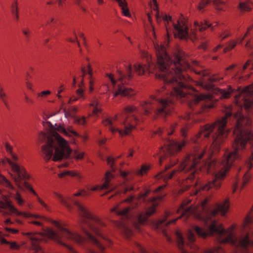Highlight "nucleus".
Returning a JSON list of instances; mask_svg holds the SVG:
<instances>
[{"mask_svg": "<svg viewBox=\"0 0 253 253\" xmlns=\"http://www.w3.org/2000/svg\"><path fill=\"white\" fill-rule=\"evenodd\" d=\"M165 187V186H159L157 189H156V192H158L160 191H161L162 189H163L164 187Z\"/></svg>", "mask_w": 253, "mask_h": 253, "instance_id": "nucleus-53", "label": "nucleus"}, {"mask_svg": "<svg viewBox=\"0 0 253 253\" xmlns=\"http://www.w3.org/2000/svg\"><path fill=\"white\" fill-rule=\"evenodd\" d=\"M26 235L30 240L32 250L35 251V252H39L41 250L39 243L42 240V235L41 233H36L33 234L30 232L27 233Z\"/></svg>", "mask_w": 253, "mask_h": 253, "instance_id": "nucleus-10", "label": "nucleus"}, {"mask_svg": "<svg viewBox=\"0 0 253 253\" xmlns=\"http://www.w3.org/2000/svg\"><path fill=\"white\" fill-rule=\"evenodd\" d=\"M97 1L99 4H102L103 3V0H97Z\"/></svg>", "mask_w": 253, "mask_h": 253, "instance_id": "nucleus-64", "label": "nucleus"}, {"mask_svg": "<svg viewBox=\"0 0 253 253\" xmlns=\"http://www.w3.org/2000/svg\"><path fill=\"white\" fill-rule=\"evenodd\" d=\"M22 32L23 33V34L26 36V37L27 38H28L29 37V32L28 30H26V29H23L22 30Z\"/></svg>", "mask_w": 253, "mask_h": 253, "instance_id": "nucleus-42", "label": "nucleus"}, {"mask_svg": "<svg viewBox=\"0 0 253 253\" xmlns=\"http://www.w3.org/2000/svg\"><path fill=\"white\" fill-rule=\"evenodd\" d=\"M89 107L92 108V112L91 114H88V117L93 116L97 118L99 115L102 113V109L101 108L100 103L96 99L93 100L90 104Z\"/></svg>", "mask_w": 253, "mask_h": 253, "instance_id": "nucleus-13", "label": "nucleus"}, {"mask_svg": "<svg viewBox=\"0 0 253 253\" xmlns=\"http://www.w3.org/2000/svg\"><path fill=\"white\" fill-rule=\"evenodd\" d=\"M152 2L153 3H152V2H149L150 6L152 9L156 11V13L155 14L157 22H160L161 20V17L159 15L158 10L159 7L157 0H152Z\"/></svg>", "mask_w": 253, "mask_h": 253, "instance_id": "nucleus-17", "label": "nucleus"}, {"mask_svg": "<svg viewBox=\"0 0 253 253\" xmlns=\"http://www.w3.org/2000/svg\"><path fill=\"white\" fill-rule=\"evenodd\" d=\"M151 28H152V34L154 35V36H155V33L154 27L152 26Z\"/></svg>", "mask_w": 253, "mask_h": 253, "instance_id": "nucleus-63", "label": "nucleus"}, {"mask_svg": "<svg viewBox=\"0 0 253 253\" xmlns=\"http://www.w3.org/2000/svg\"><path fill=\"white\" fill-rule=\"evenodd\" d=\"M195 72L196 74L201 76L203 78L208 76L207 79L203 78L197 83L198 86L204 88L205 89L209 90L211 88V83L222 79V77H217L214 75L212 77L209 76V72L204 70L199 71H195Z\"/></svg>", "mask_w": 253, "mask_h": 253, "instance_id": "nucleus-9", "label": "nucleus"}, {"mask_svg": "<svg viewBox=\"0 0 253 253\" xmlns=\"http://www.w3.org/2000/svg\"><path fill=\"white\" fill-rule=\"evenodd\" d=\"M76 3L81 8L84 10L85 11V9H84L83 7L81 6V0H76Z\"/></svg>", "mask_w": 253, "mask_h": 253, "instance_id": "nucleus-48", "label": "nucleus"}, {"mask_svg": "<svg viewBox=\"0 0 253 253\" xmlns=\"http://www.w3.org/2000/svg\"><path fill=\"white\" fill-rule=\"evenodd\" d=\"M120 173L123 178L126 177L128 175V173L127 172L123 171H120Z\"/></svg>", "mask_w": 253, "mask_h": 253, "instance_id": "nucleus-43", "label": "nucleus"}, {"mask_svg": "<svg viewBox=\"0 0 253 253\" xmlns=\"http://www.w3.org/2000/svg\"><path fill=\"white\" fill-rule=\"evenodd\" d=\"M31 207L32 206L29 204H27L26 205V208L25 209V211H27L29 209H31Z\"/></svg>", "mask_w": 253, "mask_h": 253, "instance_id": "nucleus-54", "label": "nucleus"}, {"mask_svg": "<svg viewBox=\"0 0 253 253\" xmlns=\"http://www.w3.org/2000/svg\"><path fill=\"white\" fill-rule=\"evenodd\" d=\"M133 152H134L133 151L130 150V153L128 154V155L127 156V157H132L133 156Z\"/></svg>", "mask_w": 253, "mask_h": 253, "instance_id": "nucleus-58", "label": "nucleus"}, {"mask_svg": "<svg viewBox=\"0 0 253 253\" xmlns=\"http://www.w3.org/2000/svg\"><path fill=\"white\" fill-rule=\"evenodd\" d=\"M237 44V42L235 41H231L229 43L228 46L224 48V52H227L229 50L233 49Z\"/></svg>", "mask_w": 253, "mask_h": 253, "instance_id": "nucleus-26", "label": "nucleus"}, {"mask_svg": "<svg viewBox=\"0 0 253 253\" xmlns=\"http://www.w3.org/2000/svg\"><path fill=\"white\" fill-rule=\"evenodd\" d=\"M30 222L31 223H33V224H34L35 225H37L38 226H41L42 225V223L40 221H35V220H32L31 221H30Z\"/></svg>", "mask_w": 253, "mask_h": 253, "instance_id": "nucleus-45", "label": "nucleus"}, {"mask_svg": "<svg viewBox=\"0 0 253 253\" xmlns=\"http://www.w3.org/2000/svg\"><path fill=\"white\" fill-rule=\"evenodd\" d=\"M12 158L14 161H17L18 160V157L13 154H12Z\"/></svg>", "mask_w": 253, "mask_h": 253, "instance_id": "nucleus-50", "label": "nucleus"}, {"mask_svg": "<svg viewBox=\"0 0 253 253\" xmlns=\"http://www.w3.org/2000/svg\"><path fill=\"white\" fill-rule=\"evenodd\" d=\"M66 175H70L71 176L77 177L78 178H80L81 177L80 174L77 173V172L69 170L64 171L63 172H61L58 174V176L60 178L63 177Z\"/></svg>", "mask_w": 253, "mask_h": 253, "instance_id": "nucleus-20", "label": "nucleus"}, {"mask_svg": "<svg viewBox=\"0 0 253 253\" xmlns=\"http://www.w3.org/2000/svg\"><path fill=\"white\" fill-rule=\"evenodd\" d=\"M6 96V94L3 92V89L2 88L0 89V98L3 101L4 105L7 107L8 104L6 100L5 99V97Z\"/></svg>", "mask_w": 253, "mask_h": 253, "instance_id": "nucleus-28", "label": "nucleus"}, {"mask_svg": "<svg viewBox=\"0 0 253 253\" xmlns=\"http://www.w3.org/2000/svg\"><path fill=\"white\" fill-rule=\"evenodd\" d=\"M11 11L15 9L18 10V0H14L11 5Z\"/></svg>", "mask_w": 253, "mask_h": 253, "instance_id": "nucleus-34", "label": "nucleus"}, {"mask_svg": "<svg viewBox=\"0 0 253 253\" xmlns=\"http://www.w3.org/2000/svg\"><path fill=\"white\" fill-rule=\"evenodd\" d=\"M200 48H202V49H206V48H207V44L206 43H202L200 46Z\"/></svg>", "mask_w": 253, "mask_h": 253, "instance_id": "nucleus-49", "label": "nucleus"}, {"mask_svg": "<svg viewBox=\"0 0 253 253\" xmlns=\"http://www.w3.org/2000/svg\"><path fill=\"white\" fill-rule=\"evenodd\" d=\"M154 46L157 57L156 64L152 61L148 53L144 52L147 65L136 63L133 69L131 65H126L125 72L118 71L117 81L111 74L107 75L115 91V97L120 95L129 97L136 94L134 90L125 85L132 79L134 72L139 75L147 71L155 73L156 77L163 80L165 84L161 90L152 95L148 101L140 103L142 112H139L136 107L127 106L112 119L103 120V125L112 133L118 132L121 136L128 134L144 120L143 116L152 115L154 119L166 117L173 109L174 99L186 102L191 109V112L184 116V120H202L198 116L207 110V95L199 93L189 84L191 79L186 77L185 71L190 68V65L185 59L184 53L177 49L172 59L164 45L154 42Z\"/></svg>", "mask_w": 253, "mask_h": 253, "instance_id": "nucleus-1", "label": "nucleus"}, {"mask_svg": "<svg viewBox=\"0 0 253 253\" xmlns=\"http://www.w3.org/2000/svg\"><path fill=\"white\" fill-rule=\"evenodd\" d=\"M133 190V187L132 186L130 185H126L123 187L122 190H119V191L125 194L127 191H130Z\"/></svg>", "mask_w": 253, "mask_h": 253, "instance_id": "nucleus-27", "label": "nucleus"}, {"mask_svg": "<svg viewBox=\"0 0 253 253\" xmlns=\"http://www.w3.org/2000/svg\"><path fill=\"white\" fill-rule=\"evenodd\" d=\"M147 17H148V20H149V22H150V23H151V22H152V18H151V16H150V14H149V13H148V14H147Z\"/></svg>", "mask_w": 253, "mask_h": 253, "instance_id": "nucleus-59", "label": "nucleus"}, {"mask_svg": "<svg viewBox=\"0 0 253 253\" xmlns=\"http://www.w3.org/2000/svg\"><path fill=\"white\" fill-rule=\"evenodd\" d=\"M164 146L162 147L159 154V160L160 164L166 157L172 155L175 152L180 151L182 148L185 145L186 141L185 140L176 141L166 138L164 140Z\"/></svg>", "mask_w": 253, "mask_h": 253, "instance_id": "nucleus-6", "label": "nucleus"}, {"mask_svg": "<svg viewBox=\"0 0 253 253\" xmlns=\"http://www.w3.org/2000/svg\"><path fill=\"white\" fill-rule=\"evenodd\" d=\"M4 229L5 231L12 234H16L18 232V230L13 228H10L7 227H5Z\"/></svg>", "mask_w": 253, "mask_h": 253, "instance_id": "nucleus-33", "label": "nucleus"}, {"mask_svg": "<svg viewBox=\"0 0 253 253\" xmlns=\"http://www.w3.org/2000/svg\"><path fill=\"white\" fill-rule=\"evenodd\" d=\"M210 2L211 1L209 0H201L198 6V10L200 11H203L204 7L207 6Z\"/></svg>", "mask_w": 253, "mask_h": 253, "instance_id": "nucleus-24", "label": "nucleus"}, {"mask_svg": "<svg viewBox=\"0 0 253 253\" xmlns=\"http://www.w3.org/2000/svg\"><path fill=\"white\" fill-rule=\"evenodd\" d=\"M150 193L149 190H146L144 193H141L137 198H134L133 196H130L125 200V202L130 203V205L125 208H122L120 205H117L113 208L112 212H115L124 220L121 223L123 231L128 238L132 234V230L131 226H132L137 230H139V226L144 224L147 218L155 212L156 207L164 197L163 195H157L149 199L148 202L150 206L147 211L144 212H134L132 211L138 206L139 203H146V198Z\"/></svg>", "mask_w": 253, "mask_h": 253, "instance_id": "nucleus-3", "label": "nucleus"}, {"mask_svg": "<svg viewBox=\"0 0 253 253\" xmlns=\"http://www.w3.org/2000/svg\"><path fill=\"white\" fill-rule=\"evenodd\" d=\"M177 126L176 123H174L173 124H171L169 126V128H159L158 130L154 132V134H160L162 135L163 134H166L167 135H170L171 134L174 129L175 127Z\"/></svg>", "mask_w": 253, "mask_h": 253, "instance_id": "nucleus-16", "label": "nucleus"}, {"mask_svg": "<svg viewBox=\"0 0 253 253\" xmlns=\"http://www.w3.org/2000/svg\"><path fill=\"white\" fill-rule=\"evenodd\" d=\"M174 29V35L176 37L183 40L190 39L193 42L197 39V32H203L208 27H211L213 30L212 25L207 20L199 23L197 21L194 22V28L189 31L186 23L183 20H178L177 24L172 23Z\"/></svg>", "mask_w": 253, "mask_h": 253, "instance_id": "nucleus-5", "label": "nucleus"}, {"mask_svg": "<svg viewBox=\"0 0 253 253\" xmlns=\"http://www.w3.org/2000/svg\"><path fill=\"white\" fill-rule=\"evenodd\" d=\"M119 4L122 8L123 14L126 16H129V12L128 9L126 8L127 3L125 0H120Z\"/></svg>", "mask_w": 253, "mask_h": 253, "instance_id": "nucleus-19", "label": "nucleus"}, {"mask_svg": "<svg viewBox=\"0 0 253 253\" xmlns=\"http://www.w3.org/2000/svg\"><path fill=\"white\" fill-rule=\"evenodd\" d=\"M12 198L17 202L19 206H23L25 202L24 200L17 191L15 194L12 195Z\"/></svg>", "mask_w": 253, "mask_h": 253, "instance_id": "nucleus-22", "label": "nucleus"}, {"mask_svg": "<svg viewBox=\"0 0 253 253\" xmlns=\"http://www.w3.org/2000/svg\"><path fill=\"white\" fill-rule=\"evenodd\" d=\"M80 37L82 38L83 39V40L84 41H85V38L84 36V34L83 33H81L80 34Z\"/></svg>", "mask_w": 253, "mask_h": 253, "instance_id": "nucleus-61", "label": "nucleus"}, {"mask_svg": "<svg viewBox=\"0 0 253 253\" xmlns=\"http://www.w3.org/2000/svg\"><path fill=\"white\" fill-rule=\"evenodd\" d=\"M222 47V45L220 44H219L217 46H216L214 49V51H216L218 48H220Z\"/></svg>", "mask_w": 253, "mask_h": 253, "instance_id": "nucleus-60", "label": "nucleus"}, {"mask_svg": "<svg viewBox=\"0 0 253 253\" xmlns=\"http://www.w3.org/2000/svg\"><path fill=\"white\" fill-rule=\"evenodd\" d=\"M248 36L251 37V39L248 40L246 44V46L247 48H251L253 47V26H250L248 28L247 31L245 34L244 37L239 38L238 40L240 42H242L244 38Z\"/></svg>", "mask_w": 253, "mask_h": 253, "instance_id": "nucleus-15", "label": "nucleus"}, {"mask_svg": "<svg viewBox=\"0 0 253 253\" xmlns=\"http://www.w3.org/2000/svg\"><path fill=\"white\" fill-rule=\"evenodd\" d=\"M70 112L72 114L75 115V114L78 112V108L75 106H72L70 109Z\"/></svg>", "mask_w": 253, "mask_h": 253, "instance_id": "nucleus-39", "label": "nucleus"}, {"mask_svg": "<svg viewBox=\"0 0 253 253\" xmlns=\"http://www.w3.org/2000/svg\"><path fill=\"white\" fill-rule=\"evenodd\" d=\"M1 243L2 244H6V245H9L10 244V242H9V241H7L6 240H5V239H1Z\"/></svg>", "mask_w": 253, "mask_h": 253, "instance_id": "nucleus-46", "label": "nucleus"}, {"mask_svg": "<svg viewBox=\"0 0 253 253\" xmlns=\"http://www.w3.org/2000/svg\"><path fill=\"white\" fill-rule=\"evenodd\" d=\"M10 246V248L12 249H16V250H18L20 246L19 245H18L16 242H12V243H10V244H9Z\"/></svg>", "mask_w": 253, "mask_h": 253, "instance_id": "nucleus-35", "label": "nucleus"}, {"mask_svg": "<svg viewBox=\"0 0 253 253\" xmlns=\"http://www.w3.org/2000/svg\"><path fill=\"white\" fill-rule=\"evenodd\" d=\"M27 87L30 90H33L32 87V84L30 83H27Z\"/></svg>", "mask_w": 253, "mask_h": 253, "instance_id": "nucleus-51", "label": "nucleus"}, {"mask_svg": "<svg viewBox=\"0 0 253 253\" xmlns=\"http://www.w3.org/2000/svg\"><path fill=\"white\" fill-rule=\"evenodd\" d=\"M105 139H101L99 140V144L100 145H103L105 143Z\"/></svg>", "mask_w": 253, "mask_h": 253, "instance_id": "nucleus-56", "label": "nucleus"}, {"mask_svg": "<svg viewBox=\"0 0 253 253\" xmlns=\"http://www.w3.org/2000/svg\"><path fill=\"white\" fill-rule=\"evenodd\" d=\"M25 100L27 102H30L31 103H33V100L32 99H30L27 95L25 96Z\"/></svg>", "mask_w": 253, "mask_h": 253, "instance_id": "nucleus-52", "label": "nucleus"}, {"mask_svg": "<svg viewBox=\"0 0 253 253\" xmlns=\"http://www.w3.org/2000/svg\"><path fill=\"white\" fill-rule=\"evenodd\" d=\"M253 4L249 0L245 2H240L239 7L241 11H250L252 8Z\"/></svg>", "mask_w": 253, "mask_h": 253, "instance_id": "nucleus-18", "label": "nucleus"}, {"mask_svg": "<svg viewBox=\"0 0 253 253\" xmlns=\"http://www.w3.org/2000/svg\"><path fill=\"white\" fill-rule=\"evenodd\" d=\"M108 165L110 167L111 170L106 172L105 174V180L104 183L101 186H96L92 188L88 187V190L94 191L97 190H106L107 192L113 191L116 188L111 182V179L114 177V174L113 173L115 171V168L114 166L115 160L113 158L108 157L107 158Z\"/></svg>", "mask_w": 253, "mask_h": 253, "instance_id": "nucleus-8", "label": "nucleus"}, {"mask_svg": "<svg viewBox=\"0 0 253 253\" xmlns=\"http://www.w3.org/2000/svg\"><path fill=\"white\" fill-rule=\"evenodd\" d=\"M54 130L68 136H78L77 133L72 129L71 126H69L66 128L61 125H56Z\"/></svg>", "mask_w": 253, "mask_h": 253, "instance_id": "nucleus-14", "label": "nucleus"}, {"mask_svg": "<svg viewBox=\"0 0 253 253\" xmlns=\"http://www.w3.org/2000/svg\"><path fill=\"white\" fill-rule=\"evenodd\" d=\"M12 223L13 222L11 221L10 219L7 218L4 221V226L6 227V226Z\"/></svg>", "mask_w": 253, "mask_h": 253, "instance_id": "nucleus-40", "label": "nucleus"}, {"mask_svg": "<svg viewBox=\"0 0 253 253\" xmlns=\"http://www.w3.org/2000/svg\"><path fill=\"white\" fill-rule=\"evenodd\" d=\"M230 35V33L228 32L227 30H224L221 33H219V38H220L221 40H223L224 39L229 37Z\"/></svg>", "mask_w": 253, "mask_h": 253, "instance_id": "nucleus-29", "label": "nucleus"}, {"mask_svg": "<svg viewBox=\"0 0 253 253\" xmlns=\"http://www.w3.org/2000/svg\"><path fill=\"white\" fill-rule=\"evenodd\" d=\"M166 219L167 217H164L163 218L159 220L156 223V227L159 229L161 230L163 232L164 235L166 236L167 240L170 242V238L168 235L165 228L168 225L172 223H174L177 220V218H175L169 221H167Z\"/></svg>", "mask_w": 253, "mask_h": 253, "instance_id": "nucleus-11", "label": "nucleus"}, {"mask_svg": "<svg viewBox=\"0 0 253 253\" xmlns=\"http://www.w3.org/2000/svg\"><path fill=\"white\" fill-rule=\"evenodd\" d=\"M65 117L66 118L69 117L72 118L75 124L84 126L86 123L87 118L84 116H78L72 114L70 111H67L65 108H63Z\"/></svg>", "mask_w": 253, "mask_h": 253, "instance_id": "nucleus-12", "label": "nucleus"}, {"mask_svg": "<svg viewBox=\"0 0 253 253\" xmlns=\"http://www.w3.org/2000/svg\"><path fill=\"white\" fill-rule=\"evenodd\" d=\"M40 137L41 139H46V144L42 146V151L46 160L52 157L53 161H58L63 158H69L71 154L76 159H82L84 158L83 152L78 150L72 152L67 141L55 131H53L49 136L42 133Z\"/></svg>", "mask_w": 253, "mask_h": 253, "instance_id": "nucleus-4", "label": "nucleus"}, {"mask_svg": "<svg viewBox=\"0 0 253 253\" xmlns=\"http://www.w3.org/2000/svg\"><path fill=\"white\" fill-rule=\"evenodd\" d=\"M73 85L74 86H75V85H76V78H75V77L73 78Z\"/></svg>", "mask_w": 253, "mask_h": 253, "instance_id": "nucleus-62", "label": "nucleus"}, {"mask_svg": "<svg viewBox=\"0 0 253 253\" xmlns=\"http://www.w3.org/2000/svg\"><path fill=\"white\" fill-rule=\"evenodd\" d=\"M6 149L7 151H10L11 150V148L9 145L7 144L6 145Z\"/></svg>", "mask_w": 253, "mask_h": 253, "instance_id": "nucleus-57", "label": "nucleus"}, {"mask_svg": "<svg viewBox=\"0 0 253 253\" xmlns=\"http://www.w3.org/2000/svg\"><path fill=\"white\" fill-rule=\"evenodd\" d=\"M150 166L143 165L141 166V169L136 171V174L138 176H142L144 174L146 173L150 169Z\"/></svg>", "mask_w": 253, "mask_h": 253, "instance_id": "nucleus-23", "label": "nucleus"}, {"mask_svg": "<svg viewBox=\"0 0 253 253\" xmlns=\"http://www.w3.org/2000/svg\"><path fill=\"white\" fill-rule=\"evenodd\" d=\"M87 194V192L83 190L75 194L72 198H64L61 195L55 193L56 197L60 202L69 210L75 207L82 220L81 227L84 234V237L69 231L56 220H51V223L58 228V231L49 230V237L65 247L70 253H104L105 245L111 243L102 234L100 229V227L105 226L104 223L91 214L85 207L75 199L76 196Z\"/></svg>", "mask_w": 253, "mask_h": 253, "instance_id": "nucleus-2", "label": "nucleus"}, {"mask_svg": "<svg viewBox=\"0 0 253 253\" xmlns=\"http://www.w3.org/2000/svg\"><path fill=\"white\" fill-rule=\"evenodd\" d=\"M79 86L80 88L77 90L76 92L79 96V98H82V99L84 100V96L83 94V90L81 88L80 85H79Z\"/></svg>", "mask_w": 253, "mask_h": 253, "instance_id": "nucleus-32", "label": "nucleus"}, {"mask_svg": "<svg viewBox=\"0 0 253 253\" xmlns=\"http://www.w3.org/2000/svg\"><path fill=\"white\" fill-rule=\"evenodd\" d=\"M37 196V200L38 202L40 203V204L44 207L47 211H49V207L44 203V202L40 199V198L38 196Z\"/></svg>", "mask_w": 253, "mask_h": 253, "instance_id": "nucleus-31", "label": "nucleus"}, {"mask_svg": "<svg viewBox=\"0 0 253 253\" xmlns=\"http://www.w3.org/2000/svg\"><path fill=\"white\" fill-rule=\"evenodd\" d=\"M163 20L164 21L167 30L168 32V27L167 25V23H169V22H170L171 21V18L169 16L165 15L163 17Z\"/></svg>", "mask_w": 253, "mask_h": 253, "instance_id": "nucleus-30", "label": "nucleus"}, {"mask_svg": "<svg viewBox=\"0 0 253 253\" xmlns=\"http://www.w3.org/2000/svg\"><path fill=\"white\" fill-rule=\"evenodd\" d=\"M77 99H78V98L75 97H72L70 98V99L69 100L68 103L69 104L72 103V102L77 101Z\"/></svg>", "mask_w": 253, "mask_h": 253, "instance_id": "nucleus-44", "label": "nucleus"}, {"mask_svg": "<svg viewBox=\"0 0 253 253\" xmlns=\"http://www.w3.org/2000/svg\"><path fill=\"white\" fill-rule=\"evenodd\" d=\"M67 40L71 42H76L77 43V44L78 46L80 47V50L81 51V49L80 48V44L78 41H76L75 40H73L72 38H68Z\"/></svg>", "mask_w": 253, "mask_h": 253, "instance_id": "nucleus-41", "label": "nucleus"}, {"mask_svg": "<svg viewBox=\"0 0 253 253\" xmlns=\"http://www.w3.org/2000/svg\"><path fill=\"white\" fill-rule=\"evenodd\" d=\"M213 4L215 8L219 10H223L225 6V2L222 0H212Z\"/></svg>", "mask_w": 253, "mask_h": 253, "instance_id": "nucleus-21", "label": "nucleus"}, {"mask_svg": "<svg viewBox=\"0 0 253 253\" xmlns=\"http://www.w3.org/2000/svg\"><path fill=\"white\" fill-rule=\"evenodd\" d=\"M181 135L182 137H185L186 136V129L185 127H180V128Z\"/></svg>", "mask_w": 253, "mask_h": 253, "instance_id": "nucleus-37", "label": "nucleus"}, {"mask_svg": "<svg viewBox=\"0 0 253 253\" xmlns=\"http://www.w3.org/2000/svg\"><path fill=\"white\" fill-rule=\"evenodd\" d=\"M50 94V91L48 90L43 91L38 94L39 97H42L43 95H48Z\"/></svg>", "mask_w": 253, "mask_h": 253, "instance_id": "nucleus-38", "label": "nucleus"}, {"mask_svg": "<svg viewBox=\"0 0 253 253\" xmlns=\"http://www.w3.org/2000/svg\"><path fill=\"white\" fill-rule=\"evenodd\" d=\"M87 68H88V71H86L85 70L84 68H82V69H81V71H82V74H83V77H82V82L83 81L84 77V75L86 73H87L89 75V78L91 77V76H92V70H91V66H90V65L89 64H88L87 65Z\"/></svg>", "mask_w": 253, "mask_h": 253, "instance_id": "nucleus-25", "label": "nucleus"}, {"mask_svg": "<svg viewBox=\"0 0 253 253\" xmlns=\"http://www.w3.org/2000/svg\"><path fill=\"white\" fill-rule=\"evenodd\" d=\"M68 164L67 162H65V163H64L62 164H60V165H58V167L59 168H63V167H66L68 166Z\"/></svg>", "mask_w": 253, "mask_h": 253, "instance_id": "nucleus-47", "label": "nucleus"}, {"mask_svg": "<svg viewBox=\"0 0 253 253\" xmlns=\"http://www.w3.org/2000/svg\"><path fill=\"white\" fill-rule=\"evenodd\" d=\"M11 12L13 14V16L14 19L16 20H18L19 19V15H18V10L15 9L14 10H12Z\"/></svg>", "mask_w": 253, "mask_h": 253, "instance_id": "nucleus-36", "label": "nucleus"}, {"mask_svg": "<svg viewBox=\"0 0 253 253\" xmlns=\"http://www.w3.org/2000/svg\"><path fill=\"white\" fill-rule=\"evenodd\" d=\"M235 66H236V65L235 64H233V65L230 66L229 67H228V68H227L226 70H231V69H233Z\"/></svg>", "mask_w": 253, "mask_h": 253, "instance_id": "nucleus-55", "label": "nucleus"}, {"mask_svg": "<svg viewBox=\"0 0 253 253\" xmlns=\"http://www.w3.org/2000/svg\"><path fill=\"white\" fill-rule=\"evenodd\" d=\"M0 212L3 216L8 215H14L22 216L26 218H40L41 217L37 214H33L28 211H20L12 204L11 201L7 199L4 202H0Z\"/></svg>", "mask_w": 253, "mask_h": 253, "instance_id": "nucleus-7", "label": "nucleus"}]
</instances>
